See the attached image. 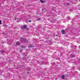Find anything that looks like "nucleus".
Returning a JSON list of instances; mask_svg holds the SVG:
<instances>
[{
    "mask_svg": "<svg viewBox=\"0 0 80 80\" xmlns=\"http://www.w3.org/2000/svg\"><path fill=\"white\" fill-rule=\"evenodd\" d=\"M23 28L24 29H25L26 30H29V29L28 28H27V26L26 25H24L23 26Z\"/></svg>",
    "mask_w": 80,
    "mask_h": 80,
    "instance_id": "obj_1",
    "label": "nucleus"
},
{
    "mask_svg": "<svg viewBox=\"0 0 80 80\" xmlns=\"http://www.w3.org/2000/svg\"><path fill=\"white\" fill-rule=\"evenodd\" d=\"M61 32L62 34H65V30H62Z\"/></svg>",
    "mask_w": 80,
    "mask_h": 80,
    "instance_id": "obj_2",
    "label": "nucleus"
},
{
    "mask_svg": "<svg viewBox=\"0 0 80 80\" xmlns=\"http://www.w3.org/2000/svg\"><path fill=\"white\" fill-rule=\"evenodd\" d=\"M16 44L17 45H20V42H16Z\"/></svg>",
    "mask_w": 80,
    "mask_h": 80,
    "instance_id": "obj_3",
    "label": "nucleus"
},
{
    "mask_svg": "<svg viewBox=\"0 0 80 80\" xmlns=\"http://www.w3.org/2000/svg\"><path fill=\"white\" fill-rule=\"evenodd\" d=\"M64 77H65V75H63L61 77V78L62 79H64Z\"/></svg>",
    "mask_w": 80,
    "mask_h": 80,
    "instance_id": "obj_4",
    "label": "nucleus"
},
{
    "mask_svg": "<svg viewBox=\"0 0 80 80\" xmlns=\"http://www.w3.org/2000/svg\"><path fill=\"white\" fill-rule=\"evenodd\" d=\"M22 41H23V42H26V39L25 38L23 39Z\"/></svg>",
    "mask_w": 80,
    "mask_h": 80,
    "instance_id": "obj_5",
    "label": "nucleus"
},
{
    "mask_svg": "<svg viewBox=\"0 0 80 80\" xmlns=\"http://www.w3.org/2000/svg\"><path fill=\"white\" fill-rule=\"evenodd\" d=\"M70 17H67V19L68 20H70Z\"/></svg>",
    "mask_w": 80,
    "mask_h": 80,
    "instance_id": "obj_6",
    "label": "nucleus"
},
{
    "mask_svg": "<svg viewBox=\"0 0 80 80\" xmlns=\"http://www.w3.org/2000/svg\"><path fill=\"white\" fill-rule=\"evenodd\" d=\"M40 20H41V18H38V21H40Z\"/></svg>",
    "mask_w": 80,
    "mask_h": 80,
    "instance_id": "obj_7",
    "label": "nucleus"
},
{
    "mask_svg": "<svg viewBox=\"0 0 80 80\" xmlns=\"http://www.w3.org/2000/svg\"><path fill=\"white\" fill-rule=\"evenodd\" d=\"M1 53H3V52H4V51H3L2 50L1 51Z\"/></svg>",
    "mask_w": 80,
    "mask_h": 80,
    "instance_id": "obj_8",
    "label": "nucleus"
},
{
    "mask_svg": "<svg viewBox=\"0 0 80 80\" xmlns=\"http://www.w3.org/2000/svg\"><path fill=\"white\" fill-rule=\"evenodd\" d=\"M40 0V2H42V3H43V1L42 0Z\"/></svg>",
    "mask_w": 80,
    "mask_h": 80,
    "instance_id": "obj_9",
    "label": "nucleus"
},
{
    "mask_svg": "<svg viewBox=\"0 0 80 80\" xmlns=\"http://www.w3.org/2000/svg\"><path fill=\"white\" fill-rule=\"evenodd\" d=\"M2 24V21L0 20V25Z\"/></svg>",
    "mask_w": 80,
    "mask_h": 80,
    "instance_id": "obj_10",
    "label": "nucleus"
},
{
    "mask_svg": "<svg viewBox=\"0 0 80 80\" xmlns=\"http://www.w3.org/2000/svg\"><path fill=\"white\" fill-rule=\"evenodd\" d=\"M67 5H70V4L69 3H67L66 4Z\"/></svg>",
    "mask_w": 80,
    "mask_h": 80,
    "instance_id": "obj_11",
    "label": "nucleus"
},
{
    "mask_svg": "<svg viewBox=\"0 0 80 80\" xmlns=\"http://www.w3.org/2000/svg\"><path fill=\"white\" fill-rule=\"evenodd\" d=\"M4 27H7V25H4Z\"/></svg>",
    "mask_w": 80,
    "mask_h": 80,
    "instance_id": "obj_12",
    "label": "nucleus"
},
{
    "mask_svg": "<svg viewBox=\"0 0 80 80\" xmlns=\"http://www.w3.org/2000/svg\"><path fill=\"white\" fill-rule=\"evenodd\" d=\"M21 48H24V47H23V46H21Z\"/></svg>",
    "mask_w": 80,
    "mask_h": 80,
    "instance_id": "obj_13",
    "label": "nucleus"
},
{
    "mask_svg": "<svg viewBox=\"0 0 80 80\" xmlns=\"http://www.w3.org/2000/svg\"><path fill=\"white\" fill-rule=\"evenodd\" d=\"M29 22H30V20H29Z\"/></svg>",
    "mask_w": 80,
    "mask_h": 80,
    "instance_id": "obj_14",
    "label": "nucleus"
},
{
    "mask_svg": "<svg viewBox=\"0 0 80 80\" xmlns=\"http://www.w3.org/2000/svg\"><path fill=\"white\" fill-rule=\"evenodd\" d=\"M79 48L80 49V46L79 47Z\"/></svg>",
    "mask_w": 80,
    "mask_h": 80,
    "instance_id": "obj_15",
    "label": "nucleus"
},
{
    "mask_svg": "<svg viewBox=\"0 0 80 80\" xmlns=\"http://www.w3.org/2000/svg\"><path fill=\"white\" fill-rule=\"evenodd\" d=\"M20 19V20H21V18H20V19Z\"/></svg>",
    "mask_w": 80,
    "mask_h": 80,
    "instance_id": "obj_16",
    "label": "nucleus"
},
{
    "mask_svg": "<svg viewBox=\"0 0 80 80\" xmlns=\"http://www.w3.org/2000/svg\"><path fill=\"white\" fill-rule=\"evenodd\" d=\"M31 46H32V45H31Z\"/></svg>",
    "mask_w": 80,
    "mask_h": 80,
    "instance_id": "obj_17",
    "label": "nucleus"
},
{
    "mask_svg": "<svg viewBox=\"0 0 80 80\" xmlns=\"http://www.w3.org/2000/svg\"><path fill=\"white\" fill-rule=\"evenodd\" d=\"M3 34H4V33H3Z\"/></svg>",
    "mask_w": 80,
    "mask_h": 80,
    "instance_id": "obj_18",
    "label": "nucleus"
},
{
    "mask_svg": "<svg viewBox=\"0 0 80 80\" xmlns=\"http://www.w3.org/2000/svg\"><path fill=\"white\" fill-rule=\"evenodd\" d=\"M42 11H43V9L42 10Z\"/></svg>",
    "mask_w": 80,
    "mask_h": 80,
    "instance_id": "obj_19",
    "label": "nucleus"
},
{
    "mask_svg": "<svg viewBox=\"0 0 80 80\" xmlns=\"http://www.w3.org/2000/svg\"><path fill=\"white\" fill-rule=\"evenodd\" d=\"M56 36H57V35H56Z\"/></svg>",
    "mask_w": 80,
    "mask_h": 80,
    "instance_id": "obj_20",
    "label": "nucleus"
},
{
    "mask_svg": "<svg viewBox=\"0 0 80 80\" xmlns=\"http://www.w3.org/2000/svg\"><path fill=\"white\" fill-rule=\"evenodd\" d=\"M30 22H31V21H30Z\"/></svg>",
    "mask_w": 80,
    "mask_h": 80,
    "instance_id": "obj_21",
    "label": "nucleus"
}]
</instances>
